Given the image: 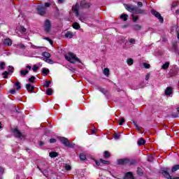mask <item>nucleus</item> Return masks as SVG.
<instances>
[{
	"label": "nucleus",
	"mask_w": 179,
	"mask_h": 179,
	"mask_svg": "<svg viewBox=\"0 0 179 179\" xmlns=\"http://www.w3.org/2000/svg\"><path fill=\"white\" fill-rule=\"evenodd\" d=\"M44 31L45 33H50V31H51V21H50V20L45 21Z\"/></svg>",
	"instance_id": "nucleus-6"
},
{
	"label": "nucleus",
	"mask_w": 179,
	"mask_h": 179,
	"mask_svg": "<svg viewBox=\"0 0 179 179\" xmlns=\"http://www.w3.org/2000/svg\"><path fill=\"white\" fill-rule=\"evenodd\" d=\"M14 86H15L17 87V90H20V89H22V85L20 84V82L17 81V83H15L14 84Z\"/></svg>",
	"instance_id": "nucleus-28"
},
{
	"label": "nucleus",
	"mask_w": 179,
	"mask_h": 179,
	"mask_svg": "<svg viewBox=\"0 0 179 179\" xmlns=\"http://www.w3.org/2000/svg\"><path fill=\"white\" fill-rule=\"evenodd\" d=\"M46 94H48V96H52V90L51 88H48L46 90Z\"/></svg>",
	"instance_id": "nucleus-39"
},
{
	"label": "nucleus",
	"mask_w": 179,
	"mask_h": 179,
	"mask_svg": "<svg viewBox=\"0 0 179 179\" xmlns=\"http://www.w3.org/2000/svg\"><path fill=\"white\" fill-rule=\"evenodd\" d=\"M124 122H125V119H124V117L119 120V125H123Z\"/></svg>",
	"instance_id": "nucleus-46"
},
{
	"label": "nucleus",
	"mask_w": 179,
	"mask_h": 179,
	"mask_svg": "<svg viewBox=\"0 0 179 179\" xmlns=\"http://www.w3.org/2000/svg\"><path fill=\"white\" fill-rule=\"evenodd\" d=\"M143 66L145 68V69H149V68H150V64L148 63H143Z\"/></svg>",
	"instance_id": "nucleus-52"
},
{
	"label": "nucleus",
	"mask_w": 179,
	"mask_h": 179,
	"mask_svg": "<svg viewBox=\"0 0 179 179\" xmlns=\"http://www.w3.org/2000/svg\"><path fill=\"white\" fill-rule=\"evenodd\" d=\"M120 19H122L124 22H127V20H128V15L122 14V15H120Z\"/></svg>",
	"instance_id": "nucleus-30"
},
{
	"label": "nucleus",
	"mask_w": 179,
	"mask_h": 179,
	"mask_svg": "<svg viewBox=\"0 0 179 179\" xmlns=\"http://www.w3.org/2000/svg\"><path fill=\"white\" fill-rule=\"evenodd\" d=\"M172 51L173 52H176V54H179L178 45H177V42H174L173 43Z\"/></svg>",
	"instance_id": "nucleus-17"
},
{
	"label": "nucleus",
	"mask_w": 179,
	"mask_h": 179,
	"mask_svg": "<svg viewBox=\"0 0 179 179\" xmlns=\"http://www.w3.org/2000/svg\"><path fill=\"white\" fill-rule=\"evenodd\" d=\"M0 69H5V62H0Z\"/></svg>",
	"instance_id": "nucleus-50"
},
{
	"label": "nucleus",
	"mask_w": 179,
	"mask_h": 179,
	"mask_svg": "<svg viewBox=\"0 0 179 179\" xmlns=\"http://www.w3.org/2000/svg\"><path fill=\"white\" fill-rule=\"evenodd\" d=\"M170 171V169L169 168H162L161 169V173L162 176H164L165 178L167 179H179V177H174L173 178L171 176H170V173H169Z\"/></svg>",
	"instance_id": "nucleus-4"
},
{
	"label": "nucleus",
	"mask_w": 179,
	"mask_h": 179,
	"mask_svg": "<svg viewBox=\"0 0 179 179\" xmlns=\"http://www.w3.org/2000/svg\"><path fill=\"white\" fill-rule=\"evenodd\" d=\"M149 78H150V75L147 74V75L145 76V80H149Z\"/></svg>",
	"instance_id": "nucleus-62"
},
{
	"label": "nucleus",
	"mask_w": 179,
	"mask_h": 179,
	"mask_svg": "<svg viewBox=\"0 0 179 179\" xmlns=\"http://www.w3.org/2000/svg\"><path fill=\"white\" fill-rule=\"evenodd\" d=\"M21 32L22 33H26V31H27V29H26V28H24V27H21Z\"/></svg>",
	"instance_id": "nucleus-55"
},
{
	"label": "nucleus",
	"mask_w": 179,
	"mask_h": 179,
	"mask_svg": "<svg viewBox=\"0 0 179 179\" xmlns=\"http://www.w3.org/2000/svg\"><path fill=\"white\" fill-rule=\"evenodd\" d=\"M137 5L138 8H142V6H143V3H142L141 1H138Z\"/></svg>",
	"instance_id": "nucleus-58"
},
{
	"label": "nucleus",
	"mask_w": 179,
	"mask_h": 179,
	"mask_svg": "<svg viewBox=\"0 0 179 179\" xmlns=\"http://www.w3.org/2000/svg\"><path fill=\"white\" fill-rule=\"evenodd\" d=\"M3 44L7 47H10V45H12V40H10V38L4 39Z\"/></svg>",
	"instance_id": "nucleus-18"
},
{
	"label": "nucleus",
	"mask_w": 179,
	"mask_h": 179,
	"mask_svg": "<svg viewBox=\"0 0 179 179\" xmlns=\"http://www.w3.org/2000/svg\"><path fill=\"white\" fill-rule=\"evenodd\" d=\"M103 74L106 75V76H108V75H110V69L108 68H105L103 69Z\"/></svg>",
	"instance_id": "nucleus-33"
},
{
	"label": "nucleus",
	"mask_w": 179,
	"mask_h": 179,
	"mask_svg": "<svg viewBox=\"0 0 179 179\" xmlns=\"http://www.w3.org/2000/svg\"><path fill=\"white\" fill-rule=\"evenodd\" d=\"M128 163H129V159L128 158H125V159H118L117 161V164H128Z\"/></svg>",
	"instance_id": "nucleus-12"
},
{
	"label": "nucleus",
	"mask_w": 179,
	"mask_h": 179,
	"mask_svg": "<svg viewBox=\"0 0 179 179\" xmlns=\"http://www.w3.org/2000/svg\"><path fill=\"white\" fill-rule=\"evenodd\" d=\"M169 66H170V62H166L164 64L162 65V69H168Z\"/></svg>",
	"instance_id": "nucleus-31"
},
{
	"label": "nucleus",
	"mask_w": 179,
	"mask_h": 179,
	"mask_svg": "<svg viewBox=\"0 0 179 179\" xmlns=\"http://www.w3.org/2000/svg\"><path fill=\"white\" fill-rule=\"evenodd\" d=\"M171 116L172 117V118H177V117H178V113H172L171 115Z\"/></svg>",
	"instance_id": "nucleus-54"
},
{
	"label": "nucleus",
	"mask_w": 179,
	"mask_h": 179,
	"mask_svg": "<svg viewBox=\"0 0 179 179\" xmlns=\"http://www.w3.org/2000/svg\"><path fill=\"white\" fill-rule=\"evenodd\" d=\"M66 38H72L73 37V33L71 31H67L65 34Z\"/></svg>",
	"instance_id": "nucleus-20"
},
{
	"label": "nucleus",
	"mask_w": 179,
	"mask_h": 179,
	"mask_svg": "<svg viewBox=\"0 0 179 179\" xmlns=\"http://www.w3.org/2000/svg\"><path fill=\"white\" fill-rule=\"evenodd\" d=\"M173 94V87H167L165 90V95L166 96H171Z\"/></svg>",
	"instance_id": "nucleus-15"
},
{
	"label": "nucleus",
	"mask_w": 179,
	"mask_h": 179,
	"mask_svg": "<svg viewBox=\"0 0 179 179\" xmlns=\"http://www.w3.org/2000/svg\"><path fill=\"white\" fill-rule=\"evenodd\" d=\"M151 13L152 15H153V16L158 18L160 23H163V22H164V20L163 19V17H162V15H160L159 12L156 11V10H151Z\"/></svg>",
	"instance_id": "nucleus-7"
},
{
	"label": "nucleus",
	"mask_w": 179,
	"mask_h": 179,
	"mask_svg": "<svg viewBox=\"0 0 179 179\" xmlns=\"http://www.w3.org/2000/svg\"><path fill=\"white\" fill-rule=\"evenodd\" d=\"M20 72L21 76H26V75H27V73H29V70H27V69L21 70Z\"/></svg>",
	"instance_id": "nucleus-26"
},
{
	"label": "nucleus",
	"mask_w": 179,
	"mask_h": 179,
	"mask_svg": "<svg viewBox=\"0 0 179 179\" xmlns=\"http://www.w3.org/2000/svg\"><path fill=\"white\" fill-rule=\"evenodd\" d=\"M42 73L43 75H45V76H47V75H48V73H50V69H45V68H43L42 69Z\"/></svg>",
	"instance_id": "nucleus-22"
},
{
	"label": "nucleus",
	"mask_w": 179,
	"mask_h": 179,
	"mask_svg": "<svg viewBox=\"0 0 179 179\" xmlns=\"http://www.w3.org/2000/svg\"><path fill=\"white\" fill-rule=\"evenodd\" d=\"M25 87L27 92L29 93H33V90H34V85H31L30 83H27L26 84Z\"/></svg>",
	"instance_id": "nucleus-13"
},
{
	"label": "nucleus",
	"mask_w": 179,
	"mask_h": 179,
	"mask_svg": "<svg viewBox=\"0 0 179 179\" xmlns=\"http://www.w3.org/2000/svg\"><path fill=\"white\" fill-rule=\"evenodd\" d=\"M55 142H57V139H55V138L50 139V143H55Z\"/></svg>",
	"instance_id": "nucleus-56"
},
{
	"label": "nucleus",
	"mask_w": 179,
	"mask_h": 179,
	"mask_svg": "<svg viewBox=\"0 0 179 179\" xmlns=\"http://www.w3.org/2000/svg\"><path fill=\"white\" fill-rule=\"evenodd\" d=\"M177 170H179V164H176L173 166L171 169V173H176Z\"/></svg>",
	"instance_id": "nucleus-25"
},
{
	"label": "nucleus",
	"mask_w": 179,
	"mask_h": 179,
	"mask_svg": "<svg viewBox=\"0 0 179 179\" xmlns=\"http://www.w3.org/2000/svg\"><path fill=\"white\" fill-rule=\"evenodd\" d=\"M2 75L4 76V79H8V75H9V73L8 71H4L2 73Z\"/></svg>",
	"instance_id": "nucleus-47"
},
{
	"label": "nucleus",
	"mask_w": 179,
	"mask_h": 179,
	"mask_svg": "<svg viewBox=\"0 0 179 179\" xmlns=\"http://www.w3.org/2000/svg\"><path fill=\"white\" fill-rule=\"evenodd\" d=\"M92 6V3H88L86 0L81 1L80 6L79 3H76L75 7L73 8V12L76 13V16L78 17L79 16V10L81 9H89Z\"/></svg>",
	"instance_id": "nucleus-1"
},
{
	"label": "nucleus",
	"mask_w": 179,
	"mask_h": 179,
	"mask_svg": "<svg viewBox=\"0 0 179 179\" xmlns=\"http://www.w3.org/2000/svg\"><path fill=\"white\" fill-rule=\"evenodd\" d=\"M13 71H15V68L12 66H8V73H13Z\"/></svg>",
	"instance_id": "nucleus-42"
},
{
	"label": "nucleus",
	"mask_w": 179,
	"mask_h": 179,
	"mask_svg": "<svg viewBox=\"0 0 179 179\" xmlns=\"http://www.w3.org/2000/svg\"><path fill=\"white\" fill-rule=\"evenodd\" d=\"M110 156L111 155H110V152L108 151L104 152L103 157H105V159H108V157H110Z\"/></svg>",
	"instance_id": "nucleus-36"
},
{
	"label": "nucleus",
	"mask_w": 179,
	"mask_h": 179,
	"mask_svg": "<svg viewBox=\"0 0 179 179\" xmlns=\"http://www.w3.org/2000/svg\"><path fill=\"white\" fill-rule=\"evenodd\" d=\"M65 169H66L67 171H71V170L72 169V167H71V166H69V164H66V165H65Z\"/></svg>",
	"instance_id": "nucleus-49"
},
{
	"label": "nucleus",
	"mask_w": 179,
	"mask_h": 179,
	"mask_svg": "<svg viewBox=\"0 0 179 179\" xmlns=\"http://www.w3.org/2000/svg\"><path fill=\"white\" fill-rule=\"evenodd\" d=\"M100 162L102 164H106V165H108L110 164V162L109 161H106L103 159H100Z\"/></svg>",
	"instance_id": "nucleus-41"
},
{
	"label": "nucleus",
	"mask_w": 179,
	"mask_h": 179,
	"mask_svg": "<svg viewBox=\"0 0 179 179\" xmlns=\"http://www.w3.org/2000/svg\"><path fill=\"white\" fill-rule=\"evenodd\" d=\"M125 8L129 12H135V10L136 9V6H135L134 5H131V4H126L125 5Z\"/></svg>",
	"instance_id": "nucleus-10"
},
{
	"label": "nucleus",
	"mask_w": 179,
	"mask_h": 179,
	"mask_svg": "<svg viewBox=\"0 0 179 179\" xmlns=\"http://www.w3.org/2000/svg\"><path fill=\"white\" fill-rule=\"evenodd\" d=\"M131 19H132L133 22H134V23H136V22L138 21V19H139V16L132 14L131 15Z\"/></svg>",
	"instance_id": "nucleus-29"
},
{
	"label": "nucleus",
	"mask_w": 179,
	"mask_h": 179,
	"mask_svg": "<svg viewBox=\"0 0 179 179\" xmlns=\"http://www.w3.org/2000/svg\"><path fill=\"white\" fill-rule=\"evenodd\" d=\"M135 13H137L138 15H146V11L145 10L140 9L138 7H136Z\"/></svg>",
	"instance_id": "nucleus-16"
},
{
	"label": "nucleus",
	"mask_w": 179,
	"mask_h": 179,
	"mask_svg": "<svg viewBox=\"0 0 179 179\" xmlns=\"http://www.w3.org/2000/svg\"><path fill=\"white\" fill-rule=\"evenodd\" d=\"M73 27L76 29V30H78V29H80V25H79L78 22H74L73 24Z\"/></svg>",
	"instance_id": "nucleus-35"
},
{
	"label": "nucleus",
	"mask_w": 179,
	"mask_h": 179,
	"mask_svg": "<svg viewBox=\"0 0 179 179\" xmlns=\"http://www.w3.org/2000/svg\"><path fill=\"white\" fill-rule=\"evenodd\" d=\"M4 173H5V168L0 166V179H3L2 176H3Z\"/></svg>",
	"instance_id": "nucleus-24"
},
{
	"label": "nucleus",
	"mask_w": 179,
	"mask_h": 179,
	"mask_svg": "<svg viewBox=\"0 0 179 179\" xmlns=\"http://www.w3.org/2000/svg\"><path fill=\"white\" fill-rule=\"evenodd\" d=\"M129 41L131 44H135V39L134 38H130Z\"/></svg>",
	"instance_id": "nucleus-60"
},
{
	"label": "nucleus",
	"mask_w": 179,
	"mask_h": 179,
	"mask_svg": "<svg viewBox=\"0 0 179 179\" xmlns=\"http://www.w3.org/2000/svg\"><path fill=\"white\" fill-rule=\"evenodd\" d=\"M124 179H135V177H134V174L132 172L129 171L124 174V176L123 178Z\"/></svg>",
	"instance_id": "nucleus-11"
},
{
	"label": "nucleus",
	"mask_w": 179,
	"mask_h": 179,
	"mask_svg": "<svg viewBox=\"0 0 179 179\" xmlns=\"http://www.w3.org/2000/svg\"><path fill=\"white\" fill-rule=\"evenodd\" d=\"M17 47H19V48H20V50H25L26 49V46L23 43L18 44Z\"/></svg>",
	"instance_id": "nucleus-43"
},
{
	"label": "nucleus",
	"mask_w": 179,
	"mask_h": 179,
	"mask_svg": "<svg viewBox=\"0 0 179 179\" xmlns=\"http://www.w3.org/2000/svg\"><path fill=\"white\" fill-rule=\"evenodd\" d=\"M65 59L66 61H69L71 62V64H76V62H79L80 64V59L79 58L76 57V55L72 53V52H69L67 55H64Z\"/></svg>",
	"instance_id": "nucleus-2"
},
{
	"label": "nucleus",
	"mask_w": 179,
	"mask_h": 179,
	"mask_svg": "<svg viewBox=\"0 0 179 179\" xmlns=\"http://www.w3.org/2000/svg\"><path fill=\"white\" fill-rule=\"evenodd\" d=\"M97 90L101 92V93H103L104 94V96H106V97H107V96H108V91L106 90L105 88L101 87H98Z\"/></svg>",
	"instance_id": "nucleus-14"
},
{
	"label": "nucleus",
	"mask_w": 179,
	"mask_h": 179,
	"mask_svg": "<svg viewBox=\"0 0 179 179\" xmlns=\"http://www.w3.org/2000/svg\"><path fill=\"white\" fill-rule=\"evenodd\" d=\"M42 57H41V59H43V61H45V62H47L48 64H54V62L52 59H50L51 58V54L48 52H43L42 53Z\"/></svg>",
	"instance_id": "nucleus-5"
},
{
	"label": "nucleus",
	"mask_w": 179,
	"mask_h": 179,
	"mask_svg": "<svg viewBox=\"0 0 179 179\" xmlns=\"http://www.w3.org/2000/svg\"><path fill=\"white\" fill-rule=\"evenodd\" d=\"M146 143V141L143 139V138H141L138 141V146H142V145H145Z\"/></svg>",
	"instance_id": "nucleus-21"
},
{
	"label": "nucleus",
	"mask_w": 179,
	"mask_h": 179,
	"mask_svg": "<svg viewBox=\"0 0 179 179\" xmlns=\"http://www.w3.org/2000/svg\"><path fill=\"white\" fill-rule=\"evenodd\" d=\"M42 173L45 177H48V171L47 170H44Z\"/></svg>",
	"instance_id": "nucleus-53"
},
{
	"label": "nucleus",
	"mask_w": 179,
	"mask_h": 179,
	"mask_svg": "<svg viewBox=\"0 0 179 179\" xmlns=\"http://www.w3.org/2000/svg\"><path fill=\"white\" fill-rule=\"evenodd\" d=\"M132 124H134V125L136 127V129H138L139 131V129H141V127H139V126L136 124V122H134V120H132Z\"/></svg>",
	"instance_id": "nucleus-51"
},
{
	"label": "nucleus",
	"mask_w": 179,
	"mask_h": 179,
	"mask_svg": "<svg viewBox=\"0 0 179 179\" xmlns=\"http://www.w3.org/2000/svg\"><path fill=\"white\" fill-rule=\"evenodd\" d=\"M133 29H134V30L138 31V30H141V29H142V27H141V25L136 24L133 26Z\"/></svg>",
	"instance_id": "nucleus-32"
},
{
	"label": "nucleus",
	"mask_w": 179,
	"mask_h": 179,
	"mask_svg": "<svg viewBox=\"0 0 179 179\" xmlns=\"http://www.w3.org/2000/svg\"><path fill=\"white\" fill-rule=\"evenodd\" d=\"M118 41L120 44H122V43H125V38L124 36H120L118 38Z\"/></svg>",
	"instance_id": "nucleus-34"
},
{
	"label": "nucleus",
	"mask_w": 179,
	"mask_h": 179,
	"mask_svg": "<svg viewBox=\"0 0 179 179\" xmlns=\"http://www.w3.org/2000/svg\"><path fill=\"white\" fill-rule=\"evenodd\" d=\"M51 6V3H45V6H43L44 8H50Z\"/></svg>",
	"instance_id": "nucleus-59"
},
{
	"label": "nucleus",
	"mask_w": 179,
	"mask_h": 179,
	"mask_svg": "<svg viewBox=\"0 0 179 179\" xmlns=\"http://www.w3.org/2000/svg\"><path fill=\"white\" fill-rule=\"evenodd\" d=\"M44 145V142L40 141L39 142V146H43Z\"/></svg>",
	"instance_id": "nucleus-64"
},
{
	"label": "nucleus",
	"mask_w": 179,
	"mask_h": 179,
	"mask_svg": "<svg viewBox=\"0 0 179 179\" xmlns=\"http://www.w3.org/2000/svg\"><path fill=\"white\" fill-rule=\"evenodd\" d=\"M59 139L60 142L63 145H64V146H66V148H71L72 149H73V148H75V143H70L69 140H68V138H66L65 137H59Z\"/></svg>",
	"instance_id": "nucleus-3"
},
{
	"label": "nucleus",
	"mask_w": 179,
	"mask_h": 179,
	"mask_svg": "<svg viewBox=\"0 0 179 179\" xmlns=\"http://www.w3.org/2000/svg\"><path fill=\"white\" fill-rule=\"evenodd\" d=\"M80 160L85 161L86 159V155H85L83 153L80 154Z\"/></svg>",
	"instance_id": "nucleus-45"
},
{
	"label": "nucleus",
	"mask_w": 179,
	"mask_h": 179,
	"mask_svg": "<svg viewBox=\"0 0 179 179\" xmlns=\"http://www.w3.org/2000/svg\"><path fill=\"white\" fill-rule=\"evenodd\" d=\"M50 157L54 158V157H58V152H51L49 153Z\"/></svg>",
	"instance_id": "nucleus-23"
},
{
	"label": "nucleus",
	"mask_w": 179,
	"mask_h": 179,
	"mask_svg": "<svg viewBox=\"0 0 179 179\" xmlns=\"http://www.w3.org/2000/svg\"><path fill=\"white\" fill-rule=\"evenodd\" d=\"M113 138H114V139L118 140V139H120V138H121V134H118L117 133H115L113 134Z\"/></svg>",
	"instance_id": "nucleus-38"
},
{
	"label": "nucleus",
	"mask_w": 179,
	"mask_h": 179,
	"mask_svg": "<svg viewBox=\"0 0 179 179\" xmlns=\"http://www.w3.org/2000/svg\"><path fill=\"white\" fill-rule=\"evenodd\" d=\"M38 13V15H41V16H44V15L47 12V8L44 6H39L37 8Z\"/></svg>",
	"instance_id": "nucleus-8"
},
{
	"label": "nucleus",
	"mask_w": 179,
	"mask_h": 179,
	"mask_svg": "<svg viewBox=\"0 0 179 179\" xmlns=\"http://www.w3.org/2000/svg\"><path fill=\"white\" fill-rule=\"evenodd\" d=\"M12 132L15 138H22V133L19 129H17V128L13 129Z\"/></svg>",
	"instance_id": "nucleus-9"
},
{
	"label": "nucleus",
	"mask_w": 179,
	"mask_h": 179,
	"mask_svg": "<svg viewBox=\"0 0 179 179\" xmlns=\"http://www.w3.org/2000/svg\"><path fill=\"white\" fill-rule=\"evenodd\" d=\"M95 163H96V166H101V162H100V159H99V161L95 160Z\"/></svg>",
	"instance_id": "nucleus-61"
},
{
	"label": "nucleus",
	"mask_w": 179,
	"mask_h": 179,
	"mask_svg": "<svg viewBox=\"0 0 179 179\" xmlns=\"http://www.w3.org/2000/svg\"><path fill=\"white\" fill-rule=\"evenodd\" d=\"M127 64L131 66L134 64V59H132L131 58L127 59Z\"/></svg>",
	"instance_id": "nucleus-37"
},
{
	"label": "nucleus",
	"mask_w": 179,
	"mask_h": 179,
	"mask_svg": "<svg viewBox=\"0 0 179 179\" xmlns=\"http://www.w3.org/2000/svg\"><path fill=\"white\" fill-rule=\"evenodd\" d=\"M50 85H51V81L46 80L45 84L43 85L44 87H50Z\"/></svg>",
	"instance_id": "nucleus-40"
},
{
	"label": "nucleus",
	"mask_w": 179,
	"mask_h": 179,
	"mask_svg": "<svg viewBox=\"0 0 179 179\" xmlns=\"http://www.w3.org/2000/svg\"><path fill=\"white\" fill-rule=\"evenodd\" d=\"M29 82H31V83H34V80H36V77L32 76L31 78L28 79Z\"/></svg>",
	"instance_id": "nucleus-44"
},
{
	"label": "nucleus",
	"mask_w": 179,
	"mask_h": 179,
	"mask_svg": "<svg viewBox=\"0 0 179 179\" xmlns=\"http://www.w3.org/2000/svg\"><path fill=\"white\" fill-rule=\"evenodd\" d=\"M10 94H16V90L12 89L10 90Z\"/></svg>",
	"instance_id": "nucleus-57"
},
{
	"label": "nucleus",
	"mask_w": 179,
	"mask_h": 179,
	"mask_svg": "<svg viewBox=\"0 0 179 179\" xmlns=\"http://www.w3.org/2000/svg\"><path fill=\"white\" fill-rule=\"evenodd\" d=\"M137 174H138V176H143V169L138 167L137 168Z\"/></svg>",
	"instance_id": "nucleus-27"
},
{
	"label": "nucleus",
	"mask_w": 179,
	"mask_h": 179,
	"mask_svg": "<svg viewBox=\"0 0 179 179\" xmlns=\"http://www.w3.org/2000/svg\"><path fill=\"white\" fill-rule=\"evenodd\" d=\"M32 71H34V72H37V71H38V66H37V65H34L33 66V68H32Z\"/></svg>",
	"instance_id": "nucleus-48"
},
{
	"label": "nucleus",
	"mask_w": 179,
	"mask_h": 179,
	"mask_svg": "<svg viewBox=\"0 0 179 179\" xmlns=\"http://www.w3.org/2000/svg\"><path fill=\"white\" fill-rule=\"evenodd\" d=\"M176 6H177V4H176V3H173L171 7V10H173V9H174V8H176Z\"/></svg>",
	"instance_id": "nucleus-63"
},
{
	"label": "nucleus",
	"mask_w": 179,
	"mask_h": 179,
	"mask_svg": "<svg viewBox=\"0 0 179 179\" xmlns=\"http://www.w3.org/2000/svg\"><path fill=\"white\" fill-rule=\"evenodd\" d=\"M138 164V161H136V159H129V163L128 164H129V166H136V164Z\"/></svg>",
	"instance_id": "nucleus-19"
}]
</instances>
